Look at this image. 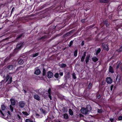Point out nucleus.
<instances>
[{"instance_id":"obj_59","label":"nucleus","mask_w":122,"mask_h":122,"mask_svg":"<svg viewBox=\"0 0 122 122\" xmlns=\"http://www.w3.org/2000/svg\"><path fill=\"white\" fill-rule=\"evenodd\" d=\"M3 28V27H2L1 28H0V30H1V29H2Z\"/></svg>"},{"instance_id":"obj_9","label":"nucleus","mask_w":122,"mask_h":122,"mask_svg":"<svg viewBox=\"0 0 122 122\" xmlns=\"http://www.w3.org/2000/svg\"><path fill=\"white\" fill-rule=\"evenodd\" d=\"M47 77L49 78H51L53 76V73L51 71H48L47 73Z\"/></svg>"},{"instance_id":"obj_8","label":"nucleus","mask_w":122,"mask_h":122,"mask_svg":"<svg viewBox=\"0 0 122 122\" xmlns=\"http://www.w3.org/2000/svg\"><path fill=\"white\" fill-rule=\"evenodd\" d=\"M106 81L108 84H110L112 82V80L110 77H107L106 79Z\"/></svg>"},{"instance_id":"obj_42","label":"nucleus","mask_w":122,"mask_h":122,"mask_svg":"<svg viewBox=\"0 0 122 122\" xmlns=\"http://www.w3.org/2000/svg\"><path fill=\"white\" fill-rule=\"evenodd\" d=\"M95 24H93L92 25H91L89 26V28H92L95 25Z\"/></svg>"},{"instance_id":"obj_53","label":"nucleus","mask_w":122,"mask_h":122,"mask_svg":"<svg viewBox=\"0 0 122 122\" xmlns=\"http://www.w3.org/2000/svg\"><path fill=\"white\" fill-rule=\"evenodd\" d=\"M105 84V82L104 81H103L102 82V85H104Z\"/></svg>"},{"instance_id":"obj_6","label":"nucleus","mask_w":122,"mask_h":122,"mask_svg":"<svg viewBox=\"0 0 122 122\" xmlns=\"http://www.w3.org/2000/svg\"><path fill=\"white\" fill-rule=\"evenodd\" d=\"M108 45L106 43H103L102 45L103 48V49L107 51L109 50V48L108 47Z\"/></svg>"},{"instance_id":"obj_61","label":"nucleus","mask_w":122,"mask_h":122,"mask_svg":"<svg viewBox=\"0 0 122 122\" xmlns=\"http://www.w3.org/2000/svg\"><path fill=\"white\" fill-rule=\"evenodd\" d=\"M24 92H25V93H26V91H25V90H24Z\"/></svg>"},{"instance_id":"obj_38","label":"nucleus","mask_w":122,"mask_h":122,"mask_svg":"<svg viewBox=\"0 0 122 122\" xmlns=\"http://www.w3.org/2000/svg\"><path fill=\"white\" fill-rule=\"evenodd\" d=\"M122 46L120 48L119 50H118V52H121L122 51Z\"/></svg>"},{"instance_id":"obj_62","label":"nucleus","mask_w":122,"mask_h":122,"mask_svg":"<svg viewBox=\"0 0 122 122\" xmlns=\"http://www.w3.org/2000/svg\"><path fill=\"white\" fill-rule=\"evenodd\" d=\"M79 3L80 4H81V3H80V2H79Z\"/></svg>"},{"instance_id":"obj_5","label":"nucleus","mask_w":122,"mask_h":122,"mask_svg":"<svg viewBox=\"0 0 122 122\" xmlns=\"http://www.w3.org/2000/svg\"><path fill=\"white\" fill-rule=\"evenodd\" d=\"M74 32V30H71L64 35H63V37H66L68 36H70Z\"/></svg>"},{"instance_id":"obj_11","label":"nucleus","mask_w":122,"mask_h":122,"mask_svg":"<svg viewBox=\"0 0 122 122\" xmlns=\"http://www.w3.org/2000/svg\"><path fill=\"white\" fill-rule=\"evenodd\" d=\"M19 106L21 108L25 106V104L23 102L21 101L19 103Z\"/></svg>"},{"instance_id":"obj_54","label":"nucleus","mask_w":122,"mask_h":122,"mask_svg":"<svg viewBox=\"0 0 122 122\" xmlns=\"http://www.w3.org/2000/svg\"><path fill=\"white\" fill-rule=\"evenodd\" d=\"M113 86H111L110 87V90L111 91H112V89H113Z\"/></svg>"},{"instance_id":"obj_49","label":"nucleus","mask_w":122,"mask_h":122,"mask_svg":"<svg viewBox=\"0 0 122 122\" xmlns=\"http://www.w3.org/2000/svg\"><path fill=\"white\" fill-rule=\"evenodd\" d=\"M51 94H49L48 95V97L49 98L50 100H51Z\"/></svg>"},{"instance_id":"obj_10","label":"nucleus","mask_w":122,"mask_h":122,"mask_svg":"<svg viewBox=\"0 0 122 122\" xmlns=\"http://www.w3.org/2000/svg\"><path fill=\"white\" fill-rule=\"evenodd\" d=\"M34 98L38 101H39L40 100V96L37 94H35L33 96Z\"/></svg>"},{"instance_id":"obj_33","label":"nucleus","mask_w":122,"mask_h":122,"mask_svg":"<svg viewBox=\"0 0 122 122\" xmlns=\"http://www.w3.org/2000/svg\"><path fill=\"white\" fill-rule=\"evenodd\" d=\"M97 111L99 113H102V109H97Z\"/></svg>"},{"instance_id":"obj_50","label":"nucleus","mask_w":122,"mask_h":122,"mask_svg":"<svg viewBox=\"0 0 122 122\" xmlns=\"http://www.w3.org/2000/svg\"><path fill=\"white\" fill-rule=\"evenodd\" d=\"M44 10L41 11H40L39 12V13L41 14H42L44 13Z\"/></svg>"},{"instance_id":"obj_36","label":"nucleus","mask_w":122,"mask_h":122,"mask_svg":"<svg viewBox=\"0 0 122 122\" xmlns=\"http://www.w3.org/2000/svg\"><path fill=\"white\" fill-rule=\"evenodd\" d=\"M122 63L121 62H120L119 63L118 65L116 67V69H118L120 66L121 65V64Z\"/></svg>"},{"instance_id":"obj_44","label":"nucleus","mask_w":122,"mask_h":122,"mask_svg":"<svg viewBox=\"0 0 122 122\" xmlns=\"http://www.w3.org/2000/svg\"><path fill=\"white\" fill-rule=\"evenodd\" d=\"M16 118H17V119H20V118H21V117H20V115H19L18 114L17 115Z\"/></svg>"},{"instance_id":"obj_12","label":"nucleus","mask_w":122,"mask_h":122,"mask_svg":"<svg viewBox=\"0 0 122 122\" xmlns=\"http://www.w3.org/2000/svg\"><path fill=\"white\" fill-rule=\"evenodd\" d=\"M41 73V71L40 69H37L35 71L34 73L37 75Z\"/></svg>"},{"instance_id":"obj_28","label":"nucleus","mask_w":122,"mask_h":122,"mask_svg":"<svg viewBox=\"0 0 122 122\" xmlns=\"http://www.w3.org/2000/svg\"><path fill=\"white\" fill-rule=\"evenodd\" d=\"M78 50H76L75 51L74 53V56H75L76 57L77 55Z\"/></svg>"},{"instance_id":"obj_30","label":"nucleus","mask_w":122,"mask_h":122,"mask_svg":"<svg viewBox=\"0 0 122 122\" xmlns=\"http://www.w3.org/2000/svg\"><path fill=\"white\" fill-rule=\"evenodd\" d=\"M22 113L24 115L26 116H27L29 115V114L27 112H23Z\"/></svg>"},{"instance_id":"obj_39","label":"nucleus","mask_w":122,"mask_h":122,"mask_svg":"<svg viewBox=\"0 0 122 122\" xmlns=\"http://www.w3.org/2000/svg\"><path fill=\"white\" fill-rule=\"evenodd\" d=\"M25 121V122H32L31 121L28 119H26Z\"/></svg>"},{"instance_id":"obj_26","label":"nucleus","mask_w":122,"mask_h":122,"mask_svg":"<svg viewBox=\"0 0 122 122\" xmlns=\"http://www.w3.org/2000/svg\"><path fill=\"white\" fill-rule=\"evenodd\" d=\"M39 53H37L35 54H33L31 55L33 57H35L36 56H38V55Z\"/></svg>"},{"instance_id":"obj_63","label":"nucleus","mask_w":122,"mask_h":122,"mask_svg":"<svg viewBox=\"0 0 122 122\" xmlns=\"http://www.w3.org/2000/svg\"><path fill=\"white\" fill-rule=\"evenodd\" d=\"M111 34H113V33L112 32H111Z\"/></svg>"},{"instance_id":"obj_37","label":"nucleus","mask_w":122,"mask_h":122,"mask_svg":"<svg viewBox=\"0 0 122 122\" xmlns=\"http://www.w3.org/2000/svg\"><path fill=\"white\" fill-rule=\"evenodd\" d=\"M92 84L91 83H90L88 86V88L90 89L92 88Z\"/></svg>"},{"instance_id":"obj_52","label":"nucleus","mask_w":122,"mask_h":122,"mask_svg":"<svg viewBox=\"0 0 122 122\" xmlns=\"http://www.w3.org/2000/svg\"><path fill=\"white\" fill-rule=\"evenodd\" d=\"M60 75L61 76H62L63 75V73L62 72H60Z\"/></svg>"},{"instance_id":"obj_56","label":"nucleus","mask_w":122,"mask_h":122,"mask_svg":"<svg viewBox=\"0 0 122 122\" xmlns=\"http://www.w3.org/2000/svg\"><path fill=\"white\" fill-rule=\"evenodd\" d=\"M7 113H8L9 114H10V111H8V112H7Z\"/></svg>"},{"instance_id":"obj_51","label":"nucleus","mask_w":122,"mask_h":122,"mask_svg":"<svg viewBox=\"0 0 122 122\" xmlns=\"http://www.w3.org/2000/svg\"><path fill=\"white\" fill-rule=\"evenodd\" d=\"M110 120L111 122H113L114 121L113 118H111L110 119Z\"/></svg>"},{"instance_id":"obj_7","label":"nucleus","mask_w":122,"mask_h":122,"mask_svg":"<svg viewBox=\"0 0 122 122\" xmlns=\"http://www.w3.org/2000/svg\"><path fill=\"white\" fill-rule=\"evenodd\" d=\"M109 20H108L106 19L103 22L104 24L106 25L107 27H108L110 24Z\"/></svg>"},{"instance_id":"obj_60","label":"nucleus","mask_w":122,"mask_h":122,"mask_svg":"<svg viewBox=\"0 0 122 122\" xmlns=\"http://www.w3.org/2000/svg\"><path fill=\"white\" fill-rule=\"evenodd\" d=\"M116 30H117V31H118V28H116Z\"/></svg>"},{"instance_id":"obj_57","label":"nucleus","mask_w":122,"mask_h":122,"mask_svg":"<svg viewBox=\"0 0 122 122\" xmlns=\"http://www.w3.org/2000/svg\"><path fill=\"white\" fill-rule=\"evenodd\" d=\"M67 75L68 76V78L69 77V73H67Z\"/></svg>"},{"instance_id":"obj_47","label":"nucleus","mask_w":122,"mask_h":122,"mask_svg":"<svg viewBox=\"0 0 122 122\" xmlns=\"http://www.w3.org/2000/svg\"><path fill=\"white\" fill-rule=\"evenodd\" d=\"M0 113H1V114H2V117L3 118H4V117L5 116L4 115V114L2 112V111H0Z\"/></svg>"},{"instance_id":"obj_14","label":"nucleus","mask_w":122,"mask_h":122,"mask_svg":"<svg viewBox=\"0 0 122 122\" xmlns=\"http://www.w3.org/2000/svg\"><path fill=\"white\" fill-rule=\"evenodd\" d=\"M63 118L65 119H68L69 117L67 113L64 114L63 115Z\"/></svg>"},{"instance_id":"obj_22","label":"nucleus","mask_w":122,"mask_h":122,"mask_svg":"<svg viewBox=\"0 0 122 122\" xmlns=\"http://www.w3.org/2000/svg\"><path fill=\"white\" fill-rule=\"evenodd\" d=\"M63 34V33L62 32L61 33H60L59 34L56 35L53 38H56L57 37H58L61 36Z\"/></svg>"},{"instance_id":"obj_48","label":"nucleus","mask_w":122,"mask_h":122,"mask_svg":"<svg viewBox=\"0 0 122 122\" xmlns=\"http://www.w3.org/2000/svg\"><path fill=\"white\" fill-rule=\"evenodd\" d=\"M14 10H15V8L14 7H13L11 10V14L14 11Z\"/></svg>"},{"instance_id":"obj_13","label":"nucleus","mask_w":122,"mask_h":122,"mask_svg":"<svg viewBox=\"0 0 122 122\" xmlns=\"http://www.w3.org/2000/svg\"><path fill=\"white\" fill-rule=\"evenodd\" d=\"M36 116L37 118H41L43 117V116L42 114H40L36 113Z\"/></svg>"},{"instance_id":"obj_41","label":"nucleus","mask_w":122,"mask_h":122,"mask_svg":"<svg viewBox=\"0 0 122 122\" xmlns=\"http://www.w3.org/2000/svg\"><path fill=\"white\" fill-rule=\"evenodd\" d=\"M63 112L64 113L66 112L67 111V109H65L64 108H63Z\"/></svg>"},{"instance_id":"obj_32","label":"nucleus","mask_w":122,"mask_h":122,"mask_svg":"<svg viewBox=\"0 0 122 122\" xmlns=\"http://www.w3.org/2000/svg\"><path fill=\"white\" fill-rule=\"evenodd\" d=\"M55 77L56 78H58L59 76V74L58 73H56L55 75Z\"/></svg>"},{"instance_id":"obj_4","label":"nucleus","mask_w":122,"mask_h":122,"mask_svg":"<svg viewBox=\"0 0 122 122\" xmlns=\"http://www.w3.org/2000/svg\"><path fill=\"white\" fill-rule=\"evenodd\" d=\"M12 78L11 76H10L8 75H7L6 77V80L5 82H7L8 81L7 83V84H9L11 83L12 81Z\"/></svg>"},{"instance_id":"obj_16","label":"nucleus","mask_w":122,"mask_h":122,"mask_svg":"<svg viewBox=\"0 0 122 122\" xmlns=\"http://www.w3.org/2000/svg\"><path fill=\"white\" fill-rule=\"evenodd\" d=\"M109 70L110 72L112 73H113L114 72L113 68L111 66H109Z\"/></svg>"},{"instance_id":"obj_25","label":"nucleus","mask_w":122,"mask_h":122,"mask_svg":"<svg viewBox=\"0 0 122 122\" xmlns=\"http://www.w3.org/2000/svg\"><path fill=\"white\" fill-rule=\"evenodd\" d=\"M1 109L3 111L5 110L6 108L5 106L4 105H1Z\"/></svg>"},{"instance_id":"obj_3","label":"nucleus","mask_w":122,"mask_h":122,"mask_svg":"<svg viewBox=\"0 0 122 122\" xmlns=\"http://www.w3.org/2000/svg\"><path fill=\"white\" fill-rule=\"evenodd\" d=\"M81 113L84 114L89 113V111L88 110L87 108L83 107L81 109Z\"/></svg>"},{"instance_id":"obj_17","label":"nucleus","mask_w":122,"mask_h":122,"mask_svg":"<svg viewBox=\"0 0 122 122\" xmlns=\"http://www.w3.org/2000/svg\"><path fill=\"white\" fill-rule=\"evenodd\" d=\"M110 0H100L99 2L101 3H107Z\"/></svg>"},{"instance_id":"obj_34","label":"nucleus","mask_w":122,"mask_h":122,"mask_svg":"<svg viewBox=\"0 0 122 122\" xmlns=\"http://www.w3.org/2000/svg\"><path fill=\"white\" fill-rule=\"evenodd\" d=\"M72 76L73 77V78L74 79H76V75L75 73H73L72 74Z\"/></svg>"},{"instance_id":"obj_64","label":"nucleus","mask_w":122,"mask_h":122,"mask_svg":"<svg viewBox=\"0 0 122 122\" xmlns=\"http://www.w3.org/2000/svg\"><path fill=\"white\" fill-rule=\"evenodd\" d=\"M121 71H122V68H121Z\"/></svg>"},{"instance_id":"obj_58","label":"nucleus","mask_w":122,"mask_h":122,"mask_svg":"<svg viewBox=\"0 0 122 122\" xmlns=\"http://www.w3.org/2000/svg\"><path fill=\"white\" fill-rule=\"evenodd\" d=\"M97 98H100V96H97Z\"/></svg>"},{"instance_id":"obj_40","label":"nucleus","mask_w":122,"mask_h":122,"mask_svg":"<svg viewBox=\"0 0 122 122\" xmlns=\"http://www.w3.org/2000/svg\"><path fill=\"white\" fill-rule=\"evenodd\" d=\"M85 19H82L81 20V21L83 23H85Z\"/></svg>"},{"instance_id":"obj_21","label":"nucleus","mask_w":122,"mask_h":122,"mask_svg":"<svg viewBox=\"0 0 122 122\" xmlns=\"http://www.w3.org/2000/svg\"><path fill=\"white\" fill-rule=\"evenodd\" d=\"M92 61L94 62H96L98 60V59L96 57H94L92 58Z\"/></svg>"},{"instance_id":"obj_43","label":"nucleus","mask_w":122,"mask_h":122,"mask_svg":"<svg viewBox=\"0 0 122 122\" xmlns=\"http://www.w3.org/2000/svg\"><path fill=\"white\" fill-rule=\"evenodd\" d=\"M118 120L119 121L122 120V116H120L118 118Z\"/></svg>"},{"instance_id":"obj_55","label":"nucleus","mask_w":122,"mask_h":122,"mask_svg":"<svg viewBox=\"0 0 122 122\" xmlns=\"http://www.w3.org/2000/svg\"><path fill=\"white\" fill-rule=\"evenodd\" d=\"M81 45L82 46L84 45V41H82L81 42Z\"/></svg>"},{"instance_id":"obj_35","label":"nucleus","mask_w":122,"mask_h":122,"mask_svg":"<svg viewBox=\"0 0 122 122\" xmlns=\"http://www.w3.org/2000/svg\"><path fill=\"white\" fill-rule=\"evenodd\" d=\"M101 50L100 48H99L97 51L96 53V54L97 55L101 51Z\"/></svg>"},{"instance_id":"obj_2","label":"nucleus","mask_w":122,"mask_h":122,"mask_svg":"<svg viewBox=\"0 0 122 122\" xmlns=\"http://www.w3.org/2000/svg\"><path fill=\"white\" fill-rule=\"evenodd\" d=\"M11 104L10 106V109L11 112H12L13 110L14 106L15 105V100L13 99H10Z\"/></svg>"},{"instance_id":"obj_19","label":"nucleus","mask_w":122,"mask_h":122,"mask_svg":"<svg viewBox=\"0 0 122 122\" xmlns=\"http://www.w3.org/2000/svg\"><path fill=\"white\" fill-rule=\"evenodd\" d=\"M86 52H85L84 53L83 55L82 56V57L81 59V61L83 62L84 61V58L86 56Z\"/></svg>"},{"instance_id":"obj_29","label":"nucleus","mask_w":122,"mask_h":122,"mask_svg":"<svg viewBox=\"0 0 122 122\" xmlns=\"http://www.w3.org/2000/svg\"><path fill=\"white\" fill-rule=\"evenodd\" d=\"M60 66L62 68H64L66 67V65L65 64L63 63L60 64Z\"/></svg>"},{"instance_id":"obj_46","label":"nucleus","mask_w":122,"mask_h":122,"mask_svg":"<svg viewBox=\"0 0 122 122\" xmlns=\"http://www.w3.org/2000/svg\"><path fill=\"white\" fill-rule=\"evenodd\" d=\"M72 43L73 41H71L69 45V46H71L72 44Z\"/></svg>"},{"instance_id":"obj_24","label":"nucleus","mask_w":122,"mask_h":122,"mask_svg":"<svg viewBox=\"0 0 122 122\" xmlns=\"http://www.w3.org/2000/svg\"><path fill=\"white\" fill-rule=\"evenodd\" d=\"M24 61L22 59H20L18 61V63L20 64H22L23 63Z\"/></svg>"},{"instance_id":"obj_31","label":"nucleus","mask_w":122,"mask_h":122,"mask_svg":"<svg viewBox=\"0 0 122 122\" xmlns=\"http://www.w3.org/2000/svg\"><path fill=\"white\" fill-rule=\"evenodd\" d=\"M7 67L9 70H11L12 69L13 67L12 65H10L8 66Z\"/></svg>"},{"instance_id":"obj_20","label":"nucleus","mask_w":122,"mask_h":122,"mask_svg":"<svg viewBox=\"0 0 122 122\" xmlns=\"http://www.w3.org/2000/svg\"><path fill=\"white\" fill-rule=\"evenodd\" d=\"M40 110L44 115H46V114L48 112L46 110H44L43 109H41Z\"/></svg>"},{"instance_id":"obj_23","label":"nucleus","mask_w":122,"mask_h":122,"mask_svg":"<svg viewBox=\"0 0 122 122\" xmlns=\"http://www.w3.org/2000/svg\"><path fill=\"white\" fill-rule=\"evenodd\" d=\"M69 114L72 116L73 115V112L71 109H69Z\"/></svg>"},{"instance_id":"obj_15","label":"nucleus","mask_w":122,"mask_h":122,"mask_svg":"<svg viewBox=\"0 0 122 122\" xmlns=\"http://www.w3.org/2000/svg\"><path fill=\"white\" fill-rule=\"evenodd\" d=\"M23 43H21L20 44H18L17 45L16 49H19L23 45Z\"/></svg>"},{"instance_id":"obj_1","label":"nucleus","mask_w":122,"mask_h":122,"mask_svg":"<svg viewBox=\"0 0 122 122\" xmlns=\"http://www.w3.org/2000/svg\"><path fill=\"white\" fill-rule=\"evenodd\" d=\"M56 27L54 25L50 26L47 31L39 32L38 35V36H40L39 38H50L51 37V35L50 34H53V31L54 30Z\"/></svg>"},{"instance_id":"obj_18","label":"nucleus","mask_w":122,"mask_h":122,"mask_svg":"<svg viewBox=\"0 0 122 122\" xmlns=\"http://www.w3.org/2000/svg\"><path fill=\"white\" fill-rule=\"evenodd\" d=\"M24 34L22 33L19 35H18V36L16 38H20L21 37L23 38L24 37Z\"/></svg>"},{"instance_id":"obj_27","label":"nucleus","mask_w":122,"mask_h":122,"mask_svg":"<svg viewBox=\"0 0 122 122\" xmlns=\"http://www.w3.org/2000/svg\"><path fill=\"white\" fill-rule=\"evenodd\" d=\"M90 56H87L86 57V63H87L89 61V59Z\"/></svg>"},{"instance_id":"obj_45","label":"nucleus","mask_w":122,"mask_h":122,"mask_svg":"<svg viewBox=\"0 0 122 122\" xmlns=\"http://www.w3.org/2000/svg\"><path fill=\"white\" fill-rule=\"evenodd\" d=\"M48 93L49 94H51V89L50 88L48 90Z\"/></svg>"}]
</instances>
